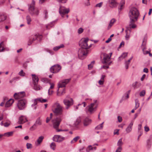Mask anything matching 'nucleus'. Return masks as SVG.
<instances>
[{
	"mask_svg": "<svg viewBox=\"0 0 152 152\" xmlns=\"http://www.w3.org/2000/svg\"><path fill=\"white\" fill-rule=\"evenodd\" d=\"M25 96L24 92L15 93L13 97L16 100H17V104H27V100L23 97Z\"/></svg>",
	"mask_w": 152,
	"mask_h": 152,
	"instance_id": "1",
	"label": "nucleus"
},
{
	"mask_svg": "<svg viewBox=\"0 0 152 152\" xmlns=\"http://www.w3.org/2000/svg\"><path fill=\"white\" fill-rule=\"evenodd\" d=\"M139 15V11L137 8L135 7L131 8L129 12L131 22L134 23L137 21Z\"/></svg>",
	"mask_w": 152,
	"mask_h": 152,
	"instance_id": "2",
	"label": "nucleus"
},
{
	"mask_svg": "<svg viewBox=\"0 0 152 152\" xmlns=\"http://www.w3.org/2000/svg\"><path fill=\"white\" fill-rule=\"evenodd\" d=\"M61 120L62 119L60 117H58L54 119L52 121L53 124V127L56 130V131L57 132L66 131H68L67 130H63L61 129H57Z\"/></svg>",
	"mask_w": 152,
	"mask_h": 152,
	"instance_id": "3",
	"label": "nucleus"
},
{
	"mask_svg": "<svg viewBox=\"0 0 152 152\" xmlns=\"http://www.w3.org/2000/svg\"><path fill=\"white\" fill-rule=\"evenodd\" d=\"M33 83L34 85V88L35 90H39L42 88V87L37 85L39 81L38 77L35 75H32Z\"/></svg>",
	"mask_w": 152,
	"mask_h": 152,
	"instance_id": "4",
	"label": "nucleus"
},
{
	"mask_svg": "<svg viewBox=\"0 0 152 152\" xmlns=\"http://www.w3.org/2000/svg\"><path fill=\"white\" fill-rule=\"evenodd\" d=\"M69 11V9H66L64 7L61 6L59 8V12L63 18L64 17V16L65 15L67 19L68 18V15L67 14Z\"/></svg>",
	"mask_w": 152,
	"mask_h": 152,
	"instance_id": "5",
	"label": "nucleus"
},
{
	"mask_svg": "<svg viewBox=\"0 0 152 152\" xmlns=\"http://www.w3.org/2000/svg\"><path fill=\"white\" fill-rule=\"evenodd\" d=\"M87 53L86 49L83 48H80L78 52L79 58L81 59H84L85 57L87 56Z\"/></svg>",
	"mask_w": 152,
	"mask_h": 152,
	"instance_id": "6",
	"label": "nucleus"
},
{
	"mask_svg": "<svg viewBox=\"0 0 152 152\" xmlns=\"http://www.w3.org/2000/svg\"><path fill=\"white\" fill-rule=\"evenodd\" d=\"M52 110L56 115H60L62 114V108L60 105H57L56 108H54L53 107H52Z\"/></svg>",
	"mask_w": 152,
	"mask_h": 152,
	"instance_id": "7",
	"label": "nucleus"
},
{
	"mask_svg": "<svg viewBox=\"0 0 152 152\" xmlns=\"http://www.w3.org/2000/svg\"><path fill=\"white\" fill-rule=\"evenodd\" d=\"M42 124V121L40 118L39 117L36 120L34 124L30 128L31 130H34L38 126L41 125Z\"/></svg>",
	"mask_w": 152,
	"mask_h": 152,
	"instance_id": "8",
	"label": "nucleus"
},
{
	"mask_svg": "<svg viewBox=\"0 0 152 152\" xmlns=\"http://www.w3.org/2000/svg\"><path fill=\"white\" fill-rule=\"evenodd\" d=\"M88 39L86 38L85 39L83 40H82L80 42L79 45L81 47V48H83L85 49L91 47V46H88Z\"/></svg>",
	"mask_w": 152,
	"mask_h": 152,
	"instance_id": "9",
	"label": "nucleus"
},
{
	"mask_svg": "<svg viewBox=\"0 0 152 152\" xmlns=\"http://www.w3.org/2000/svg\"><path fill=\"white\" fill-rule=\"evenodd\" d=\"M42 38V36L41 35L36 34L33 37H31L30 39L28 42V45H31L33 42L36 40H40Z\"/></svg>",
	"mask_w": 152,
	"mask_h": 152,
	"instance_id": "10",
	"label": "nucleus"
},
{
	"mask_svg": "<svg viewBox=\"0 0 152 152\" xmlns=\"http://www.w3.org/2000/svg\"><path fill=\"white\" fill-rule=\"evenodd\" d=\"M61 66L59 65H55L52 66L50 69L51 72L56 73L58 72L61 69Z\"/></svg>",
	"mask_w": 152,
	"mask_h": 152,
	"instance_id": "11",
	"label": "nucleus"
},
{
	"mask_svg": "<svg viewBox=\"0 0 152 152\" xmlns=\"http://www.w3.org/2000/svg\"><path fill=\"white\" fill-rule=\"evenodd\" d=\"M70 80V79H68L60 81L58 84V88L65 87L66 85L69 82Z\"/></svg>",
	"mask_w": 152,
	"mask_h": 152,
	"instance_id": "12",
	"label": "nucleus"
},
{
	"mask_svg": "<svg viewBox=\"0 0 152 152\" xmlns=\"http://www.w3.org/2000/svg\"><path fill=\"white\" fill-rule=\"evenodd\" d=\"M28 10L30 13L32 15H38L39 13V11L37 8H35V7H29Z\"/></svg>",
	"mask_w": 152,
	"mask_h": 152,
	"instance_id": "13",
	"label": "nucleus"
},
{
	"mask_svg": "<svg viewBox=\"0 0 152 152\" xmlns=\"http://www.w3.org/2000/svg\"><path fill=\"white\" fill-rule=\"evenodd\" d=\"M103 58L102 61V63L103 64L108 63L111 58V56H109L108 54L104 53L103 54Z\"/></svg>",
	"mask_w": 152,
	"mask_h": 152,
	"instance_id": "14",
	"label": "nucleus"
},
{
	"mask_svg": "<svg viewBox=\"0 0 152 152\" xmlns=\"http://www.w3.org/2000/svg\"><path fill=\"white\" fill-rule=\"evenodd\" d=\"M108 4L110 7L111 8H114L117 7L118 3L117 0H109Z\"/></svg>",
	"mask_w": 152,
	"mask_h": 152,
	"instance_id": "15",
	"label": "nucleus"
},
{
	"mask_svg": "<svg viewBox=\"0 0 152 152\" xmlns=\"http://www.w3.org/2000/svg\"><path fill=\"white\" fill-rule=\"evenodd\" d=\"M28 121L26 117L25 116L21 115L19 117L18 124H22L25 122Z\"/></svg>",
	"mask_w": 152,
	"mask_h": 152,
	"instance_id": "16",
	"label": "nucleus"
},
{
	"mask_svg": "<svg viewBox=\"0 0 152 152\" xmlns=\"http://www.w3.org/2000/svg\"><path fill=\"white\" fill-rule=\"evenodd\" d=\"M48 101L47 99H44L42 97L38 98L34 100V102L35 104H37L38 102H40L42 103L47 102Z\"/></svg>",
	"mask_w": 152,
	"mask_h": 152,
	"instance_id": "17",
	"label": "nucleus"
},
{
	"mask_svg": "<svg viewBox=\"0 0 152 152\" xmlns=\"http://www.w3.org/2000/svg\"><path fill=\"white\" fill-rule=\"evenodd\" d=\"M63 102L65 104H73L74 103L73 99L69 97H66Z\"/></svg>",
	"mask_w": 152,
	"mask_h": 152,
	"instance_id": "18",
	"label": "nucleus"
},
{
	"mask_svg": "<svg viewBox=\"0 0 152 152\" xmlns=\"http://www.w3.org/2000/svg\"><path fill=\"white\" fill-rule=\"evenodd\" d=\"M94 105H88L86 107L85 110L86 112L91 113L95 109V107H94Z\"/></svg>",
	"mask_w": 152,
	"mask_h": 152,
	"instance_id": "19",
	"label": "nucleus"
},
{
	"mask_svg": "<svg viewBox=\"0 0 152 152\" xmlns=\"http://www.w3.org/2000/svg\"><path fill=\"white\" fill-rule=\"evenodd\" d=\"M91 120L88 118H86L83 121V124L84 126H87L90 124L91 122Z\"/></svg>",
	"mask_w": 152,
	"mask_h": 152,
	"instance_id": "20",
	"label": "nucleus"
},
{
	"mask_svg": "<svg viewBox=\"0 0 152 152\" xmlns=\"http://www.w3.org/2000/svg\"><path fill=\"white\" fill-rule=\"evenodd\" d=\"M133 124V121H131L130 124L126 129V131L127 133H129L132 131Z\"/></svg>",
	"mask_w": 152,
	"mask_h": 152,
	"instance_id": "21",
	"label": "nucleus"
},
{
	"mask_svg": "<svg viewBox=\"0 0 152 152\" xmlns=\"http://www.w3.org/2000/svg\"><path fill=\"white\" fill-rule=\"evenodd\" d=\"M116 21V20L115 18H112L110 21V23L108 26L107 29H109L113 26L114 23Z\"/></svg>",
	"mask_w": 152,
	"mask_h": 152,
	"instance_id": "22",
	"label": "nucleus"
},
{
	"mask_svg": "<svg viewBox=\"0 0 152 152\" xmlns=\"http://www.w3.org/2000/svg\"><path fill=\"white\" fill-rule=\"evenodd\" d=\"M128 53H124L118 58V61H121L123 59L125 58L127 56Z\"/></svg>",
	"mask_w": 152,
	"mask_h": 152,
	"instance_id": "23",
	"label": "nucleus"
},
{
	"mask_svg": "<svg viewBox=\"0 0 152 152\" xmlns=\"http://www.w3.org/2000/svg\"><path fill=\"white\" fill-rule=\"evenodd\" d=\"M6 18V16L3 13H0V22L4 21Z\"/></svg>",
	"mask_w": 152,
	"mask_h": 152,
	"instance_id": "24",
	"label": "nucleus"
},
{
	"mask_svg": "<svg viewBox=\"0 0 152 152\" xmlns=\"http://www.w3.org/2000/svg\"><path fill=\"white\" fill-rule=\"evenodd\" d=\"M105 77V76L102 75L101 76L100 80L98 81L99 84L100 85H102L103 84L104 82V79Z\"/></svg>",
	"mask_w": 152,
	"mask_h": 152,
	"instance_id": "25",
	"label": "nucleus"
},
{
	"mask_svg": "<svg viewBox=\"0 0 152 152\" xmlns=\"http://www.w3.org/2000/svg\"><path fill=\"white\" fill-rule=\"evenodd\" d=\"M125 3L124 0H121L120 3V7H119V9L121 10L124 7V5Z\"/></svg>",
	"mask_w": 152,
	"mask_h": 152,
	"instance_id": "26",
	"label": "nucleus"
},
{
	"mask_svg": "<svg viewBox=\"0 0 152 152\" xmlns=\"http://www.w3.org/2000/svg\"><path fill=\"white\" fill-rule=\"evenodd\" d=\"M96 147H93L91 145H89L86 148V151L87 152H89L90 150L95 151L96 149Z\"/></svg>",
	"mask_w": 152,
	"mask_h": 152,
	"instance_id": "27",
	"label": "nucleus"
},
{
	"mask_svg": "<svg viewBox=\"0 0 152 152\" xmlns=\"http://www.w3.org/2000/svg\"><path fill=\"white\" fill-rule=\"evenodd\" d=\"M15 101V100L13 99H10L8 100L6 102L5 104H12Z\"/></svg>",
	"mask_w": 152,
	"mask_h": 152,
	"instance_id": "28",
	"label": "nucleus"
},
{
	"mask_svg": "<svg viewBox=\"0 0 152 152\" xmlns=\"http://www.w3.org/2000/svg\"><path fill=\"white\" fill-rule=\"evenodd\" d=\"M112 63V61H110L107 63L105 65L102 66L101 67V69H107L109 68V66Z\"/></svg>",
	"mask_w": 152,
	"mask_h": 152,
	"instance_id": "29",
	"label": "nucleus"
},
{
	"mask_svg": "<svg viewBox=\"0 0 152 152\" xmlns=\"http://www.w3.org/2000/svg\"><path fill=\"white\" fill-rule=\"evenodd\" d=\"M59 135H55L54 136V137L53 138V141L59 142Z\"/></svg>",
	"mask_w": 152,
	"mask_h": 152,
	"instance_id": "30",
	"label": "nucleus"
},
{
	"mask_svg": "<svg viewBox=\"0 0 152 152\" xmlns=\"http://www.w3.org/2000/svg\"><path fill=\"white\" fill-rule=\"evenodd\" d=\"M129 98V94L128 93H126L123 96L122 98L120 101L121 102L122 100L127 99Z\"/></svg>",
	"mask_w": 152,
	"mask_h": 152,
	"instance_id": "31",
	"label": "nucleus"
},
{
	"mask_svg": "<svg viewBox=\"0 0 152 152\" xmlns=\"http://www.w3.org/2000/svg\"><path fill=\"white\" fill-rule=\"evenodd\" d=\"M104 122H103L102 124L98 125L95 127V129L97 130L102 129L103 127V124Z\"/></svg>",
	"mask_w": 152,
	"mask_h": 152,
	"instance_id": "32",
	"label": "nucleus"
},
{
	"mask_svg": "<svg viewBox=\"0 0 152 152\" xmlns=\"http://www.w3.org/2000/svg\"><path fill=\"white\" fill-rule=\"evenodd\" d=\"M64 47V46L63 44H61L59 46H56L55 47H54L53 49L55 51H57L59 49L63 48Z\"/></svg>",
	"mask_w": 152,
	"mask_h": 152,
	"instance_id": "33",
	"label": "nucleus"
},
{
	"mask_svg": "<svg viewBox=\"0 0 152 152\" xmlns=\"http://www.w3.org/2000/svg\"><path fill=\"white\" fill-rule=\"evenodd\" d=\"M50 147L53 150H55L56 149V144L54 142H52L50 145Z\"/></svg>",
	"mask_w": 152,
	"mask_h": 152,
	"instance_id": "34",
	"label": "nucleus"
},
{
	"mask_svg": "<svg viewBox=\"0 0 152 152\" xmlns=\"http://www.w3.org/2000/svg\"><path fill=\"white\" fill-rule=\"evenodd\" d=\"M80 137L78 136H77L76 137H75L73 139V140H72L71 141V143L72 144V143L77 142V140L80 139Z\"/></svg>",
	"mask_w": 152,
	"mask_h": 152,
	"instance_id": "35",
	"label": "nucleus"
},
{
	"mask_svg": "<svg viewBox=\"0 0 152 152\" xmlns=\"http://www.w3.org/2000/svg\"><path fill=\"white\" fill-rule=\"evenodd\" d=\"M4 42L2 41L0 44V52L3 51L4 50Z\"/></svg>",
	"mask_w": 152,
	"mask_h": 152,
	"instance_id": "36",
	"label": "nucleus"
},
{
	"mask_svg": "<svg viewBox=\"0 0 152 152\" xmlns=\"http://www.w3.org/2000/svg\"><path fill=\"white\" fill-rule=\"evenodd\" d=\"M44 137L43 136H40L37 140V142L39 144H40L42 141Z\"/></svg>",
	"mask_w": 152,
	"mask_h": 152,
	"instance_id": "37",
	"label": "nucleus"
},
{
	"mask_svg": "<svg viewBox=\"0 0 152 152\" xmlns=\"http://www.w3.org/2000/svg\"><path fill=\"white\" fill-rule=\"evenodd\" d=\"M8 98L7 97H4L3 99L2 102L0 103V104H5L6 102L8 100Z\"/></svg>",
	"mask_w": 152,
	"mask_h": 152,
	"instance_id": "38",
	"label": "nucleus"
},
{
	"mask_svg": "<svg viewBox=\"0 0 152 152\" xmlns=\"http://www.w3.org/2000/svg\"><path fill=\"white\" fill-rule=\"evenodd\" d=\"M13 132H10L5 133L4 135L7 137H9L12 136L13 135Z\"/></svg>",
	"mask_w": 152,
	"mask_h": 152,
	"instance_id": "39",
	"label": "nucleus"
},
{
	"mask_svg": "<svg viewBox=\"0 0 152 152\" xmlns=\"http://www.w3.org/2000/svg\"><path fill=\"white\" fill-rule=\"evenodd\" d=\"M130 23L129 25V26L130 28H134L136 27V25L134 23L131 22L130 21Z\"/></svg>",
	"mask_w": 152,
	"mask_h": 152,
	"instance_id": "40",
	"label": "nucleus"
},
{
	"mask_svg": "<svg viewBox=\"0 0 152 152\" xmlns=\"http://www.w3.org/2000/svg\"><path fill=\"white\" fill-rule=\"evenodd\" d=\"M26 20L28 24H29L31 21V19L29 15H27L26 17Z\"/></svg>",
	"mask_w": 152,
	"mask_h": 152,
	"instance_id": "41",
	"label": "nucleus"
},
{
	"mask_svg": "<svg viewBox=\"0 0 152 152\" xmlns=\"http://www.w3.org/2000/svg\"><path fill=\"white\" fill-rule=\"evenodd\" d=\"M26 146L27 149H31L33 147L32 144L28 143H27Z\"/></svg>",
	"mask_w": 152,
	"mask_h": 152,
	"instance_id": "42",
	"label": "nucleus"
},
{
	"mask_svg": "<svg viewBox=\"0 0 152 152\" xmlns=\"http://www.w3.org/2000/svg\"><path fill=\"white\" fill-rule=\"evenodd\" d=\"M17 107L20 110H23L26 107V105H17Z\"/></svg>",
	"mask_w": 152,
	"mask_h": 152,
	"instance_id": "43",
	"label": "nucleus"
},
{
	"mask_svg": "<svg viewBox=\"0 0 152 152\" xmlns=\"http://www.w3.org/2000/svg\"><path fill=\"white\" fill-rule=\"evenodd\" d=\"M123 144V142L122 141V139H120L117 143V145L118 146H121Z\"/></svg>",
	"mask_w": 152,
	"mask_h": 152,
	"instance_id": "44",
	"label": "nucleus"
},
{
	"mask_svg": "<svg viewBox=\"0 0 152 152\" xmlns=\"http://www.w3.org/2000/svg\"><path fill=\"white\" fill-rule=\"evenodd\" d=\"M145 94V91L144 90L142 91L140 93V95L141 96H144Z\"/></svg>",
	"mask_w": 152,
	"mask_h": 152,
	"instance_id": "45",
	"label": "nucleus"
},
{
	"mask_svg": "<svg viewBox=\"0 0 152 152\" xmlns=\"http://www.w3.org/2000/svg\"><path fill=\"white\" fill-rule=\"evenodd\" d=\"M18 74L22 76H24L25 75V73L23 72V70H21L19 72Z\"/></svg>",
	"mask_w": 152,
	"mask_h": 152,
	"instance_id": "46",
	"label": "nucleus"
},
{
	"mask_svg": "<svg viewBox=\"0 0 152 152\" xmlns=\"http://www.w3.org/2000/svg\"><path fill=\"white\" fill-rule=\"evenodd\" d=\"M83 31L84 29L82 28H80L78 29L77 32L79 34H80Z\"/></svg>",
	"mask_w": 152,
	"mask_h": 152,
	"instance_id": "47",
	"label": "nucleus"
},
{
	"mask_svg": "<svg viewBox=\"0 0 152 152\" xmlns=\"http://www.w3.org/2000/svg\"><path fill=\"white\" fill-rule=\"evenodd\" d=\"M130 64L129 62H128L127 61H126L125 62V68L126 69H127L129 68V65Z\"/></svg>",
	"mask_w": 152,
	"mask_h": 152,
	"instance_id": "48",
	"label": "nucleus"
},
{
	"mask_svg": "<svg viewBox=\"0 0 152 152\" xmlns=\"http://www.w3.org/2000/svg\"><path fill=\"white\" fill-rule=\"evenodd\" d=\"M137 82H136L132 84V86L134 89L137 88Z\"/></svg>",
	"mask_w": 152,
	"mask_h": 152,
	"instance_id": "49",
	"label": "nucleus"
},
{
	"mask_svg": "<svg viewBox=\"0 0 152 152\" xmlns=\"http://www.w3.org/2000/svg\"><path fill=\"white\" fill-rule=\"evenodd\" d=\"M58 139L59 142H60L64 140L65 137L59 135V138Z\"/></svg>",
	"mask_w": 152,
	"mask_h": 152,
	"instance_id": "50",
	"label": "nucleus"
},
{
	"mask_svg": "<svg viewBox=\"0 0 152 152\" xmlns=\"http://www.w3.org/2000/svg\"><path fill=\"white\" fill-rule=\"evenodd\" d=\"M80 119H77L75 123V126H77L78 124L80 122Z\"/></svg>",
	"mask_w": 152,
	"mask_h": 152,
	"instance_id": "51",
	"label": "nucleus"
},
{
	"mask_svg": "<svg viewBox=\"0 0 152 152\" xmlns=\"http://www.w3.org/2000/svg\"><path fill=\"white\" fill-rule=\"evenodd\" d=\"M68 0H57L58 2L62 3H65L67 2Z\"/></svg>",
	"mask_w": 152,
	"mask_h": 152,
	"instance_id": "52",
	"label": "nucleus"
},
{
	"mask_svg": "<svg viewBox=\"0 0 152 152\" xmlns=\"http://www.w3.org/2000/svg\"><path fill=\"white\" fill-rule=\"evenodd\" d=\"M102 4H103L102 2H101L98 4H97L96 5V7H101L102 6Z\"/></svg>",
	"mask_w": 152,
	"mask_h": 152,
	"instance_id": "53",
	"label": "nucleus"
},
{
	"mask_svg": "<svg viewBox=\"0 0 152 152\" xmlns=\"http://www.w3.org/2000/svg\"><path fill=\"white\" fill-rule=\"evenodd\" d=\"M53 23V22H51L50 24H49L48 25H46V28L47 29H49L50 28H49L50 27H52V26H50V25L51 24H52Z\"/></svg>",
	"mask_w": 152,
	"mask_h": 152,
	"instance_id": "54",
	"label": "nucleus"
},
{
	"mask_svg": "<svg viewBox=\"0 0 152 152\" xmlns=\"http://www.w3.org/2000/svg\"><path fill=\"white\" fill-rule=\"evenodd\" d=\"M119 131V129H116L115 130L114 132V134L118 135L119 134V132H118Z\"/></svg>",
	"mask_w": 152,
	"mask_h": 152,
	"instance_id": "55",
	"label": "nucleus"
},
{
	"mask_svg": "<svg viewBox=\"0 0 152 152\" xmlns=\"http://www.w3.org/2000/svg\"><path fill=\"white\" fill-rule=\"evenodd\" d=\"M118 121L119 122H121L122 120V118L121 117L118 116Z\"/></svg>",
	"mask_w": 152,
	"mask_h": 152,
	"instance_id": "56",
	"label": "nucleus"
},
{
	"mask_svg": "<svg viewBox=\"0 0 152 152\" xmlns=\"http://www.w3.org/2000/svg\"><path fill=\"white\" fill-rule=\"evenodd\" d=\"M35 4V2L34 0H32V1L31 4H30V7H31V6L34 7V5Z\"/></svg>",
	"mask_w": 152,
	"mask_h": 152,
	"instance_id": "57",
	"label": "nucleus"
},
{
	"mask_svg": "<svg viewBox=\"0 0 152 152\" xmlns=\"http://www.w3.org/2000/svg\"><path fill=\"white\" fill-rule=\"evenodd\" d=\"M37 105H31V108L33 110H35L37 108Z\"/></svg>",
	"mask_w": 152,
	"mask_h": 152,
	"instance_id": "58",
	"label": "nucleus"
},
{
	"mask_svg": "<svg viewBox=\"0 0 152 152\" xmlns=\"http://www.w3.org/2000/svg\"><path fill=\"white\" fill-rule=\"evenodd\" d=\"M147 145L148 146H150L151 144H150V139H148L147 141Z\"/></svg>",
	"mask_w": 152,
	"mask_h": 152,
	"instance_id": "59",
	"label": "nucleus"
},
{
	"mask_svg": "<svg viewBox=\"0 0 152 152\" xmlns=\"http://www.w3.org/2000/svg\"><path fill=\"white\" fill-rule=\"evenodd\" d=\"M44 13L45 14V19H47L48 18V12L46 10H45L44 11Z\"/></svg>",
	"mask_w": 152,
	"mask_h": 152,
	"instance_id": "60",
	"label": "nucleus"
},
{
	"mask_svg": "<svg viewBox=\"0 0 152 152\" xmlns=\"http://www.w3.org/2000/svg\"><path fill=\"white\" fill-rule=\"evenodd\" d=\"M146 77V75L145 74H144L142 75V77L141 78L140 80H141L142 81Z\"/></svg>",
	"mask_w": 152,
	"mask_h": 152,
	"instance_id": "61",
	"label": "nucleus"
},
{
	"mask_svg": "<svg viewBox=\"0 0 152 152\" xmlns=\"http://www.w3.org/2000/svg\"><path fill=\"white\" fill-rule=\"evenodd\" d=\"M124 42L123 41L122 42H121L118 48H120L121 47V46L122 45H123L124 46Z\"/></svg>",
	"mask_w": 152,
	"mask_h": 152,
	"instance_id": "62",
	"label": "nucleus"
},
{
	"mask_svg": "<svg viewBox=\"0 0 152 152\" xmlns=\"http://www.w3.org/2000/svg\"><path fill=\"white\" fill-rule=\"evenodd\" d=\"M145 128V131L147 132L149 130V128L148 127L145 126L144 127Z\"/></svg>",
	"mask_w": 152,
	"mask_h": 152,
	"instance_id": "63",
	"label": "nucleus"
},
{
	"mask_svg": "<svg viewBox=\"0 0 152 152\" xmlns=\"http://www.w3.org/2000/svg\"><path fill=\"white\" fill-rule=\"evenodd\" d=\"M93 65L91 64H89L88 65V68L89 69H91L93 67Z\"/></svg>",
	"mask_w": 152,
	"mask_h": 152,
	"instance_id": "64",
	"label": "nucleus"
}]
</instances>
